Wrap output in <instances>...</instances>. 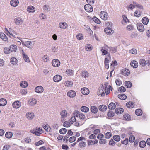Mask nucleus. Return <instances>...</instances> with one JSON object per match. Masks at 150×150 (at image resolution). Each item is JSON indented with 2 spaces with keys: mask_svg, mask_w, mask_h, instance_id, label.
<instances>
[{
  "mask_svg": "<svg viewBox=\"0 0 150 150\" xmlns=\"http://www.w3.org/2000/svg\"><path fill=\"white\" fill-rule=\"evenodd\" d=\"M0 37L3 40L6 41L8 40V38L6 35L3 33H0Z\"/></svg>",
  "mask_w": 150,
  "mask_h": 150,
  "instance_id": "nucleus-25",
  "label": "nucleus"
},
{
  "mask_svg": "<svg viewBox=\"0 0 150 150\" xmlns=\"http://www.w3.org/2000/svg\"><path fill=\"white\" fill-rule=\"evenodd\" d=\"M118 97L119 99L122 100H125L127 98L126 95L123 94H119Z\"/></svg>",
  "mask_w": 150,
  "mask_h": 150,
  "instance_id": "nucleus-36",
  "label": "nucleus"
},
{
  "mask_svg": "<svg viewBox=\"0 0 150 150\" xmlns=\"http://www.w3.org/2000/svg\"><path fill=\"white\" fill-rule=\"evenodd\" d=\"M5 136L7 138H11L13 136V133L11 132H7L5 134Z\"/></svg>",
  "mask_w": 150,
  "mask_h": 150,
  "instance_id": "nucleus-31",
  "label": "nucleus"
},
{
  "mask_svg": "<svg viewBox=\"0 0 150 150\" xmlns=\"http://www.w3.org/2000/svg\"><path fill=\"white\" fill-rule=\"evenodd\" d=\"M19 3L18 0H12L10 2V4L13 6L16 7Z\"/></svg>",
  "mask_w": 150,
  "mask_h": 150,
  "instance_id": "nucleus-16",
  "label": "nucleus"
},
{
  "mask_svg": "<svg viewBox=\"0 0 150 150\" xmlns=\"http://www.w3.org/2000/svg\"><path fill=\"white\" fill-rule=\"evenodd\" d=\"M17 62V59L14 57L11 58L10 62L13 65H16Z\"/></svg>",
  "mask_w": 150,
  "mask_h": 150,
  "instance_id": "nucleus-34",
  "label": "nucleus"
},
{
  "mask_svg": "<svg viewBox=\"0 0 150 150\" xmlns=\"http://www.w3.org/2000/svg\"><path fill=\"white\" fill-rule=\"evenodd\" d=\"M35 91L38 93H41L43 91V88L41 86L36 87L35 89Z\"/></svg>",
  "mask_w": 150,
  "mask_h": 150,
  "instance_id": "nucleus-5",
  "label": "nucleus"
},
{
  "mask_svg": "<svg viewBox=\"0 0 150 150\" xmlns=\"http://www.w3.org/2000/svg\"><path fill=\"white\" fill-rule=\"evenodd\" d=\"M76 93L75 91L73 90H70L67 93V96L73 98L76 96Z\"/></svg>",
  "mask_w": 150,
  "mask_h": 150,
  "instance_id": "nucleus-4",
  "label": "nucleus"
},
{
  "mask_svg": "<svg viewBox=\"0 0 150 150\" xmlns=\"http://www.w3.org/2000/svg\"><path fill=\"white\" fill-rule=\"evenodd\" d=\"M118 91L120 92H123L125 91L126 89L124 87L122 86L119 88Z\"/></svg>",
  "mask_w": 150,
  "mask_h": 150,
  "instance_id": "nucleus-59",
  "label": "nucleus"
},
{
  "mask_svg": "<svg viewBox=\"0 0 150 150\" xmlns=\"http://www.w3.org/2000/svg\"><path fill=\"white\" fill-rule=\"evenodd\" d=\"M81 93L84 95H88L89 93V89L85 87L82 88L81 90Z\"/></svg>",
  "mask_w": 150,
  "mask_h": 150,
  "instance_id": "nucleus-6",
  "label": "nucleus"
},
{
  "mask_svg": "<svg viewBox=\"0 0 150 150\" xmlns=\"http://www.w3.org/2000/svg\"><path fill=\"white\" fill-rule=\"evenodd\" d=\"M67 113L66 110H62L60 113V115L61 116V118L63 120L67 117Z\"/></svg>",
  "mask_w": 150,
  "mask_h": 150,
  "instance_id": "nucleus-10",
  "label": "nucleus"
},
{
  "mask_svg": "<svg viewBox=\"0 0 150 150\" xmlns=\"http://www.w3.org/2000/svg\"><path fill=\"white\" fill-rule=\"evenodd\" d=\"M22 51L23 52V57L24 60L27 62H29L30 61L29 58L28 56L26 54L23 52V50H22Z\"/></svg>",
  "mask_w": 150,
  "mask_h": 150,
  "instance_id": "nucleus-18",
  "label": "nucleus"
},
{
  "mask_svg": "<svg viewBox=\"0 0 150 150\" xmlns=\"http://www.w3.org/2000/svg\"><path fill=\"white\" fill-rule=\"evenodd\" d=\"M137 26L138 30L140 32H143L144 30V25L141 23H138L137 24Z\"/></svg>",
  "mask_w": 150,
  "mask_h": 150,
  "instance_id": "nucleus-3",
  "label": "nucleus"
},
{
  "mask_svg": "<svg viewBox=\"0 0 150 150\" xmlns=\"http://www.w3.org/2000/svg\"><path fill=\"white\" fill-rule=\"evenodd\" d=\"M67 132V129L65 128H62L59 131V133L62 134H64Z\"/></svg>",
  "mask_w": 150,
  "mask_h": 150,
  "instance_id": "nucleus-43",
  "label": "nucleus"
},
{
  "mask_svg": "<svg viewBox=\"0 0 150 150\" xmlns=\"http://www.w3.org/2000/svg\"><path fill=\"white\" fill-rule=\"evenodd\" d=\"M23 83L24 84H22L21 83L20 84V86H21L23 88H25L26 87H27L28 86V83L27 82L25 81H24L23 82Z\"/></svg>",
  "mask_w": 150,
  "mask_h": 150,
  "instance_id": "nucleus-52",
  "label": "nucleus"
},
{
  "mask_svg": "<svg viewBox=\"0 0 150 150\" xmlns=\"http://www.w3.org/2000/svg\"><path fill=\"white\" fill-rule=\"evenodd\" d=\"M113 139L115 140L117 142L120 141V137L118 135H115L113 136Z\"/></svg>",
  "mask_w": 150,
  "mask_h": 150,
  "instance_id": "nucleus-48",
  "label": "nucleus"
},
{
  "mask_svg": "<svg viewBox=\"0 0 150 150\" xmlns=\"http://www.w3.org/2000/svg\"><path fill=\"white\" fill-rule=\"evenodd\" d=\"M104 31L106 34L110 35L112 34L113 33V30L111 28L107 27L104 29Z\"/></svg>",
  "mask_w": 150,
  "mask_h": 150,
  "instance_id": "nucleus-9",
  "label": "nucleus"
},
{
  "mask_svg": "<svg viewBox=\"0 0 150 150\" xmlns=\"http://www.w3.org/2000/svg\"><path fill=\"white\" fill-rule=\"evenodd\" d=\"M135 114L137 116H140L142 114V112L141 109H137L135 110Z\"/></svg>",
  "mask_w": 150,
  "mask_h": 150,
  "instance_id": "nucleus-37",
  "label": "nucleus"
},
{
  "mask_svg": "<svg viewBox=\"0 0 150 150\" xmlns=\"http://www.w3.org/2000/svg\"><path fill=\"white\" fill-rule=\"evenodd\" d=\"M134 27L131 25H129L127 26V30L128 31H131L133 30Z\"/></svg>",
  "mask_w": 150,
  "mask_h": 150,
  "instance_id": "nucleus-56",
  "label": "nucleus"
},
{
  "mask_svg": "<svg viewBox=\"0 0 150 150\" xmlns=\"http://www.w3.org/2000/svg\"><path fill=\"white\" fill-rule=\"evenodd\" d=\"M84 8L87 12H91L93 11V7L90 4H86L84 6Z\"/></svg>",
  "mask_w": 150,
  "mask_h": 150,
  "instance_id": "nucleus-2",
  "label": "nucleus"
},
{
  "mask_svg": "<svg viewBox=\"0 0 150 150\" xmlns=\"http://www.w3.org/2000/svg\"><path fill=\"white\" fill-rule=\"evenodd\" d=\"M81 110L84 112L87 113L89 111V108L86 106H82L81 108Z\"/></svg>",
  "mask_w": 150,
  "mask_h": 150,
  "instance_id": "nucleus-22",
  "label": "nucleus"
},
{
  "mask_svg": "<svg viewBox=\"0 0 150 150\" xmlns=\"http://www.w3.org/2000/svg\"><path fill=\"white\" fill-rule=\"evenodd\" d=\"M43 127L44 129L47 132L48 131H50V127H49V126L47 124H46V125H45V126H44Z\"/></svg>",
  "mask_w": 150,
  "mask_h": 150,
  "instance_id": "nucleus-62",
  "label": "nucleus"
},
{
  "mask_svg": "<svg viewBox=\"0 0 150 150\" xmlns=\"http://www.w3.org/2000/svg\"><path fill=\"white\" fill-rule=\"evenodd\" d=\"M123 109L121 108H117L115 110V112L116 114H122L123 112Z\"/></svg>",
  "mask_w": 150,
  "mask_h": 150,
  "instance_id": "nucleus-26",
  "label": "nucleus"
},
{
  "mask_svg": "<svg viewBox=\"0 0 150 150\" xmlns=\"http://www.w3.org/2000/svg\"><path fill=\"white\" fill-rule=\"evenodd\" d=\"M52 65L55 67H57L59 66L60 64V62L58 59H54L52 61Z\"/></svg>",
  "mask_w": 150,
  "mask_h": 150,
  "instance_id": "nucleus-8",
  "label": "nucleus"
},
{
  "mask_svg": "<svg viewBox=\"0 0 150 150\" xmlns=\"http://www.w3.org/2000/svg\"><path fill=\"white\" fill-rule=\"evenodd\" d=\"M110 51L112 53H115L116 52L117 47H108Z\"/></svg>",
  "mask_w": 150,
  "mask_h": 150,
  "instance_id": "nucleus-44",
  "label": "nucleus"
},
{
  "mask_svg": "<svg viewBox=\"0 0 150 150\" xmlns=\"http://www.w3.org/2000/svg\"><path fill=\"white\" fill-rule=\"evenodd\" d=\"M15 23L16 25L21 24L23 22V20L22 18L17 17L15 19Z\"/></svg>",
  "mask_w": 150,
  "mask_h": 150,
  "instance_id": "nucleus-7",
  "label": "nucleus"
},
{
  "mask_svg": "<svg viewBox=\"0 0 150 150\" xmlns=\"http://www.w3.org/2000/svg\"><path fill=\"white\" fill-rule=\"evenodd\" d=\"M63 125L65 127H68L70 126V123L67 121H65L63 124Z\"/></svg>",
  "mask_w": 150,
  "mask_h": 150,
  "instance_id": "nucleus-45",
  "label": "nucleus"
},
{
  "mask_svg": "<svg viewBox=\"0 0 150 150\" xmlns=\"http://www.w3.org/2000/svg\"><path fill=\"white\" fill-rule=\"evenodd\" d=\"M129 71L127 69H124L122 70L121 74L125 76H128L129 74Z\"/></svg>",
  "mask_w": 150,
  "mask_h": 150,
  "instance_id": "nucleus-21",
  "label": "nucleus"
},
{
  "mask_svg": "<svg viewBox=\"0 0 150 150\" xmlns=\"http://www.w3.org/2000/svg\"><path fill=\"white\" fill-rule=\"evenodd\" d=\"M30 132L38 136H40L41 133L36 131V129H34L30 130Z\"/></svg>",
  "mask_w": 150,
  "mask_h": 150,
  "instance_id": "nucleus-28",
  "label": "nucleus"
},
{
  "mask_svg": "<svg viewBox=\"0 0 150 150\" xmlns=\"http://www.w3.org/2000/svg\"><path fill=\"white\" fill-rule=\"evenodd\" d=\"M139 62L140 64L142 67L145 66L147 64L146 62L143 59H140Z\"/></svg>",
  "mask_w": 150,
  "mask_h": 150,
  "instance_id": "nucleus-30",
  "label": "nucleus"
},
{
  "mask_svg": "<svg viewBox=\"0 0 150 150\" xmlns=\"http://www.w3.org/2000/svg\"><path fill=\"white\" fill-rule=\"evenodd\" d=\"M134 103L132 102L129 101L126 103V106L129 108H132L134 107Z\"/></svg>",
  "mask_w": 150,
  "mask_h": 150,
  "instance_id": "nucleus-35",
  "label": "nucleus"
},
{
  "mask_svg": "<svg viewBox=\"0 0 150 150\" xmlns=\"http://www.w3.org/2000/svg\"><path fill=\"white\" fill-rule=\"evenodd\" d=\"M22 44L23 45H24L30 49L32 48L33 47V45L32 42L30 41H27L25 42V43L22 40H20Z\"/></svg>",
  "mask_w": 150,
  "mask_h": 150,
  "instance_id": "nucleus-1",
  "label": "nucleus"
},
{
  "mask_svg": "<svg viewBox=\"0 0 150 150\" xmlns=\"http://www.w3.org/2000/svg\"><path fill=\"white\" fill-rule=\"evenodd\" d=\"M79 117L80 119L84 120L86 118L84 114L81 113L79 114Z\"/></svg>",
  "mask_w": 150,
  "mask_h": 150,
  "instance_id": "nucleus-57",
  "label": "nucleus"
},
{
  "mask_svg": "<svg viewBox=\"0 0 150 150\" xmlns=\"http://www.w3.org/2000/svg\"><path fill=\"white\" fill-rule=\"evenodd\" d=\"M44 143V142L42 140H40L37 142L35 143V145L37 146H38L39 145H42Z\"/></svg>",
  "mask_w": 150,
  "mask_h": 150,
  "instance_id": "nucleus-58",
  "label": "nucleus"
},
{
  "mask_svg": "<svg viewBox=\"0 0 150 150\" xmlns=\"http://www.w3.org/2000/svg\"><path fill=\"white\" fill-rule=\"evenodd\" d=\"M99 110L102 112H103L105 111L107 109V106L104 105H100L99 106Z\"/></svg>",
  "mask_w": 150,
  "mask_h": 150,
  "instance_id": "nucleus-23",
  "label": "nucleus"
},
{
  "mask_svg": "<svg viewBox=\"0 0 150 150\" xmlns=\"http://www.w3.org/2000/svg\"><path fill=\"white\" fill-rule=\"evenodd\" d=\"M59 27L62 29H65L67 28L68 25L65 22H60L59 24Z\"/></svg>",
  "mask_w": 150,
  "mask_h": 150,
  "instance_id": "nucleus-14",
  "label": "nucleus"
},
{
  "mask_svg": "<svg viewBox=\"0 0 150 150\" xmlns=\"http://www.w3.org/2000/svg\"><path fill=\"white\" fill-rule=\"evenodd\" d=\"M124 119L126 120H130V116L128 114H125L123 115Z\"/></svg>",
  "mask_w": 150,
  "mask_h": 150,
  "instance_id": "nucleus-40",
  "label": "nucleus"
},
{
  "mask_svg": "<svg viewBox=\"0 0 150 150\" xmlns=\"http://www.w3.org/2000/svg\"><path fill=\"white\" fill-rule=\"evenodd\" d=\"M62 79V77L60 75H57L55 76L53 78V80L54 82H58Z\"/></svg>",
  "mask_w": 150,
  "mask_h": 150,
  "instance_id": "nucleus-11",
  "label": "nucleus"
},
{
  "mask_svg": "<svg viewBox=\"0 0 150 150\" xmlns=\"http://www.w3.org/2000/svg\"><path fill=\"white\" fill-rule=\"evenodd\" d=\"M90 110L91 112L94 114L96 113L98 111L97 108L95 106L91 107Z\"/></svg>",
  "mask_w": 150,
  "mask_h": 150,
  "instance_id": "nucleus-24",
  "label": "nucleus"
},
{
  "mask_svg": "<svg viewBox=\"0 0 150 150\" xmlns=\"http://www.w3.org/2000/svg\"><path fill=\"white\" fill-rule=\"evenodd\" d=\"M66 83L67 86H70L73 85V82L71 81H67Z\"/></svg>",
  "mask_w": 150,
  "mask_h": 150,
  "instance_id": "nucleus-63",
  "label": "nucleus"
},
{
  "mask_svg": "<svg viewBox=\"0 0 150 150\" xmlns=\"http://www.w3.org/2000/svg\"><path fill=\"white\" fill-rule=\"evenodd\" d=\"M93 21H94V22L97 23L99 24L100 23V21L96 17H94L93 18Z\"/></svg>",
  "mask_w": 150,
  "mask_h": 150,
  "instance_id": "nucleus-60",
  "label": "nucleus"
},
{
  "mask_svg": "<svg viewBox=\"0 0 150 150\" xmlns=\"http://www.w3.org/2000/svg\"><path fill=\"white\" fill-rule=\"evenodd\" d=\"M111 136L112 134L109 132H107L105 135V137L107 139H109Z\"/></svg>",
  "mask_w": 150,
  "mask_h": 150,
  "instance_id": "nucleus-55",
  "label": "nucleus"
},
{
  "mask_svg": "<svg viewBox=\"0 0 150 150\" xmlns=\"http://www.w3.org/2000/svg\"><path fill=\"white\" fill-rule=\"evenodd\" d=\"M30 102V105H34L37 103V100L36 99L34 98H32L31 99H30L29 101Z\"/></svg>",
  "mask_w": 150,
  "mask_h": 150,
  "instance_id": "nucleus-32",
  "label": "nucleus"
},
{
  "mask_svg": "<svg viewBox=\"0 0 150 150\" xmlns=\"http://www.w3.org/2000/svg\"><path fill=\"white\" fill-rule=\"evenodd\" d=\"M12 105L13 108L17 109L20 107L21 103L19 101H16L13 103Z\"/></svg>",
  "mask_w": 150,
  "mask_h": 150,
  "instance_id": "nucleus-12",
  "label": "nucleus"
},
{
  "mask_svg": "<svg viewBox=\"0 0 150 150\" xmlns=\"http://www.w3.org/2000/svg\"><path fill=\"white\" fill-rule=\"evenodd\" d=\"M130 52L133 54H137V51L136 49L134 48H133L131 50H130Z\"/></svg>",
  "mask_w": 150,
  "mask_h": 150,
  "instance_id": "nucleus-61",
  "label": "nucleus"
},
{
  "mask_svg": "<svg viewBox=\"0 0 150 150\" xmlns=\"http://www.w3.org/2000/svg\"><path fill=\"white\" fill-rule=\"evenodd\" d=\"M76 139V138L74 136H72L70 137L69 139V141L71 143L74 142Z\"/></svg>",
  "mask_w": 150,
  "mask_h": 150,
  "instance_id": "nucleus-49",
  "label": "nucleus"
},
{
  "mask_svg": "<svg viewBox=\"0 0 150 150\" xmlns=\"http://www.w3.org/2000/svg\"><path fill=\"white\" fill-rule=\"evenodd\" d=\"M10 52H16L17 50V47L16 45H11L9 48Z\"/></svg>",
  "mask_w": 150,
  "mask_h": 150,
  "instance_id": "nucleus-17",
  "label": "nucleus"
},
{
  "mask_svg": "<svg viewBox=\"0 0 150 150\" xmlns=\"http://www.w3.org/2000/svg\"><path fill=\"white\" fill-rule=\"evenodd\" d=\"M34 113L32 112H29L26 114L27 118L30 120L32 119L34 117Z\"/></svg>",
  "mask_w": 150,
  "mask_h": 150,
  "instance_id": "nucleus-13",
  "label": "nucleus"
},
{
  "mask_svg": "<svg viewBox=\"0 0 150 150\" xmlns=\"http://www.w3.org/2000/svg\"><path fill=\"white\" fill-rule=\"evenodd\" d=\"M128 142V139L127 138L125 140L123 141H122L121 143L123 144L127 145Z\"/></svg>",
  "mask_w": 150,
  "mask_h": 150,
  "instance_id": "nucleus-64",
  "label": "nucleus"
},
{
  "mask_svg": "<svg viewBox=\"0 0 150 150\" xmlns=\"http://www.w3.org/2000/svg\"><path fill=\"white\" fill-rule=\"evenodd\" d=\"M135 139V137L134 136L131 135L129 137V141L130 142L132 143L133 142Z\"/></svg>",
  "mask_w": 150,
  "mask_h": 150,
  "instance_id": "nucleus-47",
  "label": "nucleus"
},
{
  "mask_svg": "<svg viewBox=\"0 0 150 150\" xmlns=\"http://www.w3.org/2000/svg\"><path fill=\"white\" fill-rule=\"evenodd\" d=\"M4 52L6 54H9L11 53L9 48L5 47L4 49Z\"/></svg>",
  "mask_w": 150,
  "mask_h": 150,
  "instance_id": "nucleus-54",
  "label": "nucleus"
},
{
  "mask_svg": "<svg viewBox=\"0 0 150 150\" xmlns=\"http://www.w3.org/2000/svg\"><path fill=\"white\" fill-rule=\"evenodd\" d=\"M86 145V143L85 142L82 141L79 143V146L80 148H82L85 147Z\"/></svg>",
  "mask_w": 150,
  "mask_h": 150,
  "instance_id": "nucleus-46",
  "label": "nucleus"
},
{
  "mask_svg": "<svg viewBox=\"0 0 150 150\" xmlns=\"http://www.w3.org/2000/svg\"><path fill=\"white\" fill-rule=\"evenodd\" d=\"M72 70L70 69H68L66 71L67 74L69 76H71L73 74L72 73Z\"/></svg>",
  "mask_w": 150,
  "mask_h": 150,
  "instance_id": "nucleus-53",
  "label": "nucleus"
},
{
  "mask_svg": "<svg viewBox=\"0 0 150 150\" xmlns=\"http://www.w3.org/2000/svg\"><path fill=\"white\" fill-rule=\"evenodd\" d=\"M27 11L30 13H33L35 11V8L31 6H29L27 9Z\"/></svg>",
  "mask_w": 150,
  "mask_h": 150,
  "instance_id": "nucleus-15",
  "label": "nucleus"
},
{
  "mask_svg": "<svg viewBox=\"0 0 150 150\" xmlns=\"http://www.w3.org/2000/svg\"><path fill=\"white\" fill-rule=\"evenodd\" d=\"M142 21L144 25H146L149 22L148 18L146 17H144L142 18Z\"/></svg>",
  "mask_w": 150,
  "mask_h": 150,
  "instance_id": "nucleus-29",
  "label": "nucleus"
},
{
  "mask_svg": "<svg viewBox=\"0 0 150 150\" xmlns=\"http://www.w3.org/2000/svg\"><path fill=\"white\" fill-rule=\"evenodd\" d=\"M134 15L137 17H139L141 15V12L140 11L137 10L134 12Z\"/></svg>",
  "mask_w": 150,
  "mask_h": 150,
  "instance_id": "nucleus-39",
  "label": "nucleus"
},
{
  "mask_svg": "<svg viewBox=\"0 0 150 150\" xmlns=\"http://www.w3.org/2000/svg\"><path fill=\"white\" fill-rule=\"evenodd\" d=\"M88 73L86 71H83L81 74L82 77L85 78L88 77Z\"/></svg>",
  "mask_w": 150,
  "mask_h": 150,
  "instance_id": "nucleus-33",
  "label": "nucleus"
},
{
  "mask_svg": "<svg viewBox=\"0 0 150 150\" xmlns=\"http://www.w3.org/2000/svg\"><path fill=\"white\" fill-rule=\"evenodd\" d=\"M125 86L128 88H129L132 86V83H131L129 81H125Z\"/></svg>",
  "mask_w": 150,
  "mask_h": 150,
  "instance_id": "nucleus-38",
  "label": "nucleus"
},
{
  "mask_svg": "<svg viewBox=\"0 0 150 150\" xmlns=\"http://www.w3.org/2000/svg\"><path fill=\"white\" fill-rule=\"evenodd\" d=\"M115 115V113L111 110H109L107 114V116L109 117H112Z\"/></svg>",
  "mask_w": 150,
  "mask_h": 150,
  "instance_id": "nucleus-41",
  "label": "nucleus"
},
{
  "mask_svg": "<svg viewBox=\"0 0 150 150\" xmlns=\"http://www.w3.org/2000/svg\"><path fill=\"white\" fill-rule=\"evenodd\" d=\"M146 145V143L145 141H141L139 144V146L140 147L144 148Z\"/></svg>",
  "mask_w": 150,
  "mask_h": 150,
  "instance_id": "nucleus-42",
  "label": "nucleus"
},
{
  "mask_svg": "<svg viewBox=\"0 0 150 150\" xmlns=\"http://www.w3.org/2000/svg\"><path fill=\"white\" fill-rule=\"evenodd\" d=\"M85 48L87 51H90L92 48L90 44H87L85 46Z\"/></svg>",
  "mask_w": 150,
  "mask_h": 150,
  "instance_id": "nucleus-50",
  "label": "nucleus"
},
{
  "mask_svg": "<svg viewBox=\"0 0 150 150\" xmlns=\"http://www.w3.org/2000/svg\"><path fill=\"white\" fill-rule=\"evenodd\" d=\"M116 108V105L115 104L111 102L108 105V108L109 109L114 110Z\"/></svg>",
  "mask_w": 150,
  "mask_h": 150,
  "instance_id": "nucleus-27",
  "label": "nucleus"
},
{
  "mask_svg": "<svg viewBox=\"0 0 150 150\" xmlns=\"http://www.w3.org/2000/svg\"><path fill=\"white\" fill-rule=\"evenodd\" d=\"M7 104V101L6 99L1 98L0 99V106H4Z\"/></svg>",
  "mask_w": 150,
  "mask_h": 150,
  "instance_id": "nucleus-19",
  "label": "nucleus"
},
{
  "mask_svg": "<svg viewBox=\"0 0 150 150\" xmlns=\"http://www.w3.org/2000/svg\"><path fill=\"white\" fill-rule=\"evenodd\" d=\"M130 65L133 68H136L138 66V63L137 61L134 60L131 62Z\"/></svg>",
  "mask_w": 150,
  "mask_h": 150,
  "instance_id": "nucleus-20",
  "label": "nucleus"
},
{
  "mask_svg": "<svg viewBox=\"0 0 150 150\" xmlns=\"http://www.w3.org/2000/svg\"><path fill=\"white\" fill-rule=\"evenodd\" d=\"M50 8L48 5H44L43 6V10L46 11L50 10Z\"/></svg>",
  "mask_w": 150,
  "mask_h": 150,
  "instance_id": "nucleus-51",
  "label": "nucleus"
}]
</instances>
